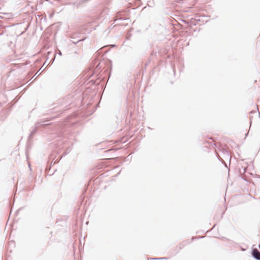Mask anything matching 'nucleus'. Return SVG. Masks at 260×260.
Returning <instances> with one entry per match:
<instances>
[{
    "mask_svg": "<svg viewBox=\"0 0 260 260\" xmlns=\"http://www.w3.org/2000/svg\"><path fill=\"white\" fill-rule=\"evenodd\" d=\"M48 121V120H47V121ZM46 122H47V121H41L40 122H37L36 124V126H35V128L34 129H32V131L30 132V133L29 135V138L31 139L33 137L34 135L36 133L37 129L38 128V127L39 126H42V125H48L49 124V123H46Z\"/></svg>",
    "mask_w": 260,
    "mask_h": 260,
    "instance_id": "nucleus-1",
    "label": "nucleus"
},
{
    "mask_svg": "<svg viewBox=\"0 0 260 260\" xmlns=\"http://www.w3.org/2000/svg\"><path fill=\"white\" fill-rule=\"evenodd\" d=\"M251 255L254 259L260 260V252L256 248L253 249Z\"/></svg>",
    "mask_w": 260,
    "mask_h": 260,
    "instance_id": "nucleus-2",
    "label": "nucleus"
},
{
    "mask_svg": "<svg viewBox=\"0 0 260 260\" xmlns=\"http://www.w3.org/2000/svg\"><path fill=\"white\" fill-rule=\"evenodd\" d=\"M84 40V39H79V40H77V41L74 40V41H72V42H73L74 44H77V43H78V42H81V41H83Z\"/></svg>",
    "mask_w": 260,
    "mask_h": 260,
    "instance_id": "nucleus-5",
    "label": "nucleus"
},
{
    "mask_svg": "<svg viewBox=\"0 0 260 260\" xmlns=\"http://www.w3.org/2000/svg\"><path fill=\"white\" fill-rule=\"evenodd\" d=\"M154 258L148 257V260H153Z\"/></svg>",
    "mask_w": 260,
    "mask_h": 260,
    "instance_id": "nucleus-8",
    "label": "nucleus"
},
{
    "mask_svg": "<svg viewBox=\"0 0 260 260\" xmlns=\"http://www.w3.org/2000/svg\"><path fill=\"white\" fill-rule=\"evenodd\" d=\"M222 152L224 154V155H225V157H226L227 158H231V156L229 152V151H228L224 149H222Z\"/></svg>",
    "mask_w": 260,
    "mask_h": 260,
    "instance_id": "nucleus-3",
    "label": "nucleus"
},
{
    "mask_svg": "<svg viewBox=\"0 0 260 260\" xmlns=\"http://www.w3.org/2000/svg\"><path fill=\"white\" fill-rule=\"evenodd\" d=\"M57 54H58L60 56L62 55V53H61V51H60L59 50H58V52H57Z\"/></svg>",
    "mask_w": 260,
    "mask_h": 260,
    "instance_id": "nucleus-7",
    "label": "nucleus"
},
{
    "mask_svg": "<svg viewBox=\"0 0 260 260\" xmlns=\"http://www.w3.org/2000/svg\"><path fill=\"white\" fill-rule=\"evenodd\" d=\"M168 258L166 257H156L154 258V259L155 260H160V259H166Z\"/></svg>",
    "mask_w": 260,
    "mask_h": 260,
    "instance_id": "nucleus-4",
    "label": "nucleus"
},
{
    "mask_svg": "<svg viewBox=\"0 0 260 260\" xmlns=\"http://www.w3.org/2000/svg\"><path fill=\"white\" fill-rule=\"evenodd\" d=\"M259 248H260V245H258Z\"/></svg>",
    "mask_w": 260,
    "mask_h": 260,
    "instance_id": "nucleus-11",
    "label": "nucleus"
},
{
    "mask_svg": "<svg viewBox=\"0 0 260 260\" xmlns=\"http://www.w3.org/2000/svg\"><path fill=\"white\" fill-rule=\"evenodd\" d=\"M149 3H150V4H151V3L150 1H149Z\"/></svg>",
    "mask_w": 260,
    "mask_h": 260,
    "instance_id": "nucleus-10",
    "label": "nucleus"
},
{
    "mask_svg": "<svg viewBox=\"0 0 260 260\" xmlns=\"http://www.w3.org/2000/svg\"><path fill=\"white\" fill-rule=\"evenodd\" d=\"M149 3H150V4H151V3L150 1H149Z\"/></svg>",
    "mask_w": 260,
    "mask_h": 260,
    "instance_id": "nucleus-9",
    "label": "nucleus"
},
{
    "mask_svg": "<svg viewBox=\"0 0 260 260\" xmlns=\"http://www.w3.org/2000/svg\"><path fill=\"white\" fill-rule=\"evenodd\" d=\"M120 12H118V13H117V15H116V18H117V19H116V20H115V21H117V20H119H119H121V18H119V15H120Z\"/></svg>",
    "mask_w": 260,
    "mask_h": 260,
    "instance_id": "nucleus-6",
    "label": "nucleus"
}]
</instances>
